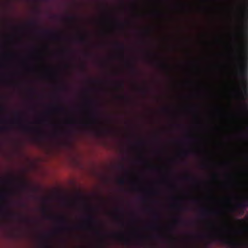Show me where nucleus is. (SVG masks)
I'll list each match as a JSON object with an SVG mask.
<instances>
[{"label":"nucleus","instance_id":"f257e3e1","mask_svg":"<svg viewBox=\"0 0 248 248\" xmlns=\"http://www.w3.org/2000/svg\"><path fill=\"white\" fill-rule=\"evenodd\" d=\"M239 62L238 75L240 78L239 91L242 99L247 101L245 104V110L248 113V46L244 49V54L238 57Z\"/></svg>","mask_w":248,"mask_h":248},{"label":"nucleus","instance_id":"f03ea898","mask_svg":"<svg viewBox=\"0 0 248 248\" xmlns=\"http://www.w3.org/2000/svg\"><path fill=\"white\" fill-rule=\"evenodd\" d=\"M241 17L243 24L238 34V57H241L244 54V49L246 45L248 46V0L244 3L241 9Z\"/></svg>","mask_w":248,"mask_h":248},{"label":"nucleus","instance_id":"7ed1b4c3","mask_svg":"<svg viewBox=\"0 0 248 248\" xmlns=\"http://www.w3.org/2000/svg\"><path fill=\"white\" fill-rule=\"evenodd\" d=\"M212 240L214 242H218L226 245L231 248H238L239 244L230 238L224 236L221 233H216L211 236Z\"/></svg>","mask_w":248,"mask_h":248},{"label":"nucleus","instance_id":"20e7f679","mask_svg":"<svg viewBox=\"0 0 248 248\" xmlns=\"http://www.w3.org/2000/svg\"><path fill=\"white\" fill-rule=\"evenodd\" d=\"M22 128L25 132H30L33 131L36 133L37 136L31 139V141L33 143L39 142L45 135V133L43 131L38 129L33 128L24 125H22Z\"/></svg>","mask_w":248,"mask_h":248},{"label":"nucleus","instance_id":"39448f33","mask_svg":"<svg viewBox=\"0 0 248 248\" xmlns=\"http://www.w3.org/2000/svg\"><path fill=\"white\" fill-rule=\"evenodd\" d=\"M100 124V121L98 119L97 114L94 113L90 123H82L81 124L84 127H88L91 124Z\"/></svg>","mask_w":248,"mask_h":248},{"label":"nucleus","instance_id":"423d86ee","mask_svg":"<svg viewBox=\"0 0 248 248\" xmlns=\"http://www.w3.org/2000/svg\"><path fill=\"white\" fill-rule=\"evenodd\" d=\"M238 208L245 209L248 207V199L245 198L244 201L237 204Z\"/></svg>","mask_w":248,"mask_h":248},{"label":"nucleus","instance_id":"0eeeda50","mask_svg":"<svg viewBox=\"0 0 248 248\" xmlns=\"http://www.w3.org/2000/svg\"><path fill=\"white\" fill-rule=\"evenodd\" d=\"M41 32L46 35H52V36L56 39H57L59 38L57 35H54L53 34V32L50 30H42L41 31Z\"/></svg>","mask_w":248,"mask_h":248},{"label":"nucleus","instance_id":"6e6552de","mask_svg":"<svg viewBox=\"0 0 248 248\" xmlns=\"http://www.w3.org/2000/svg\"><path fill=\"white\" fill-rule=\"evenodd\" d=\"M114 236L117 238L119 239L120 240L124 241L125 244H127L128 241V239L124 238L123 235L121 234L116 233L114 235Z\"/></svg>","mask_w":248,"mask_h":248},{"label":"nucleus","instance_id":"1a4fd4ad","mask_svg":"<svg viewBox=\"0 0 248 248\" xmlns=\"http://www.w3.org/2000/svg\"><path fill=\"white\" fill-rule=\"evenodd\" d=\"M116 46L123 51L122 53V56H124V45L123 44L117 42L116 43Z\"/></svg>","mask_w":248,"mask_h":248},{"label":"nucleus","instance_id":"9d476101","mask_svg":"<svg viewBox=\"0 0 248 248\" xmlns=\"http://www.w3.org/2000/svg\"><path fill=\"white\" fill-rule=\"evenodd\" d=\"M16 214L11 212H6L4 213V216L6 217L14 218L15 217Z\"/></svg>","mask_w":248,"mask_h":248},{"label":"nucleus","instance_id":"9b49d317","mask_svg":"<svg viewBox=\"0 0 248 248\" xmlns=\"http://www.w3.org/2000/svg\"><path fill=\"white\" fill-rule=\"evenodd\" d=\"M58 218L60 220V222L62 224H65L67 221L66 218L63 216H59Z\"/></svg>","mask_w":248,"mask_h":248},{"label":"nucleus","instance_id":"f8f14e48","mask_svg":"<svg viewBox=\"0 0 248 248\" xmlns=\"http://www.w3.org/2000/svg\"><path fill=\"white\" fill-rule=\"evenodd\" d=\"M87 220L89 222H97L96 220L94 218V217L91 215H88L86 217Z\"/></svg>","mask_w":248,"mask_h":248},{"label":"nucleus","instance_id":"ddd939ff","mask_svg":"<svg viewBox=\"0 0 248 248\" xmlns=\"http://www.w3.org/2000/svg\"><path fill=\"white\" fill-rule=\"evenodd\" d=\"M78 41L80 43L82 44L87 43L88 42L86 38L83 36H79Z\"/></svg>","mask_w":248,"mask_h":248},{"label":"nucleus","instance_id":"4468645a","mask_svg":"<svg viewBox=\"0 0 248 248\" xmlns=\"http://www.w3.org/2000/svg\"><path fill=\"white\" fill-rule=\"evenodd\" d=\"M175 222L176 223L184 224L186 223V222L185 220H183L181 217H178L175 220Z\"/></svg>","mask_w":248,"mask_h":248},{"label":"nucleus","instance_id":"2eb2a0df","mask_svg":"<svg viewBox=\"0 0 248 248\" xmlns=\"http://www.w3.org/2000/svg\"><path fill=\"white\" fill-rule=\"evenodd\" d=\"M116 84H117V86L118 88H120L123 90L124 89V81H121L119 82H117L116 83Z\"/></svg>","mask_w":248,"mask_h":248},{"label":"nucleus","instance_id":"dca6fc26","mask_svg":"<svg viewBox=\"0 0 248 248\" xmlns=\"http://www.w3.org/2000/svg\"><path fill=\"white\" fill-rule=\"evenodd\" d=\"M127 66L129 67L132 72L135 73L137 72L136 67L133 63L128 64Z\"/></svg>","mask_w":248,"mask_h":248},{"label":"nucleus","instance_id":"f3484780","mask_svg":"<svg viewBox=\"0 0 248 248\" xmlns=\"http://www.w3.org/2000/svg\"><path fill=\"white\" fill-rule=\"evenodd\" d=\"M66 20L69 22H75L76 20V17L73 16H70L66 18Z\"/></svg>","mask_w":248,"mask_h":248},{"label":"nucleus","instance_id":"a211bd4d","mask_svg":"<svg viewBox=\"0 0 248 248\" xmlns=\"http://www.w3.org/2000/svg\"><path fill=\"white\" fill-rule=\"evenodd\" d=\"M118 183L121 185H124L125 183V181L124 179L123 178H120L118 180Z\"/></svg>","mask_w":248,"mask_h":248},{"label":"nucleus","instance_id":"6ab92c4d","mask_svg":"<svg viewBox=\"0 0 248 248\" xmlns=\"http://www.w3.org/2000/svg\"><path fill=\"white\" fill-rule=\"evenodd\" d=\"M20 186L22 189H24L27 186V184L25 182L21 181L20 183Z\"/></svg>","mask_w":248,"mask_h":248},{"label":"nucleus","instance_id":"aec40b11","mask_svg":"<svg viewBox=\"0 0 248 248\" xmlns=\"http://www.w3.org/2000/svg\"><path fill=\"white\" fill-rule=\"evenodd\" d=\"M201 213L202 216H204L207 215V210L205 208H203L201 210Z\"/></svg>","mask_w":248,"mask_h":248},{"label":"nucleus","instance_id":"412c9836","mask_svg":"<svg viewBox=\"0 0 248 248\" xmlns=\"http://www.w3.org/2000/svg\"><path fill=\"white\" fill-rule=\"evenodd\" d=\"M29 24L30 26H35L37 25V22L35 20H32L30 22Z\"/></svg>","mask_w":248,"mask_h":248},{"label":"nucleus","instance_id":"4be33fe9","mask_svg":"<svg viewBox=\"0 0 248 248\" xmlns=\"http://www.w3.org/2000/svg\"><path fill=\"white\" fill-rule=\"evenodd\" d=\"M140 92H142V93H143L144 94H145L147 93V90L145 88H141L140 89Z\"/></svg>","mask_w":248,"mask_h":248},{"label":"nucleus","instance_id":"5701e85b","mask_svg":"<svg viewBox=\"0 0 248 248\" xmlns=\"http://www.w3.org/2000/svg\"><path fill=\"white\" fill-rule=\"evenodd\" d=\"M159 217H160V216L158 213H155L154 214V218L155 219H158L159 218Z\"/></svg>","mask_w":248,"mask_h":248},{"label":"nucleus","instance_id":"b1692460","mask_svg":"<svg viewBox=\"0 0 248 248\" xmlns=\"http://www.w3.org/2000/svg\"><path fill=\"white\" fill-rule=\"evenodd\" d=\"M182 155L184 156H187L188 155V151H184L182 153Z\"/></svg>","mask_w":248,"mask_h":248},{"label":"nucleus","instance_id":"393cba45","mask_svg":"<svg viewBox=\"0 0 248 248\" xmlns=\"http://www.w3.org/2000/svg\"><path fill=\"white\" fill-rule=\"evenodd\" d=\"M82 227V226H81V225H78V226H76L75 229H78V230L81 229L83 228Z\"/></svg>","mask_w":248,"mask_h":248},{"label":"nucleus","instance_id":"a878e982","mask_svg":"<svg viewBox=\"0 0 248 248\" xmlns=\"http://www.w3.org/2000/svg\"><path fill=\"white\" fill-rule=\"evenodd\" d=\"M120 98L122 99H127V97L124 96V95H121V96H119Z\"/></svg>","mask_w":248,"mask_h":248},{"label":"nucleus","instance_id":"bb28decb","mask_svg":"<svg viewBox=\"0 0 248 248\" xmlns=\"http://www.w3.org/2000/svg\"><path fill=\"white\" fill-rule=\"evenodd\" d=\"M159 65L163 68H166L167 66V65L165 63H159Z\"/></svg>","mask_w":248,"mask_h":248},{"label":"nucleus","instance_id":"cd10ccee","mask_svg":"<svg viewBox=\"0 0 248 248\" xmlns=\"http://www.w3.org/2000/svg\"><path fill=\"white\" fill-rule=\"evenodd\" d=\"M8 129V127H1L0 129L2 131H5V130H7Z\"/></svg>","mask_w":248,"mask_h":248},{"label":"nucleus","instance_id":"c85d7f7f","mask_svg":"<svg viewBox=\"0 0 248 248\" xmlns=\"http://www.w3.org/2000/svg\"><path fill=\"white\" fill-rule=\"evenodd\" d=\"M95 233H96V235H101V232L98 230H96L95 231Z\"/></svg>","mask_w":248,"mask_h":248},{"label":"nucleus","instance_id":"c756f323","mask_svg":"<svg viewBox=\"0 0 248 248\" xmlns=\"http://www.w3.org/2000/svg\"><path fill=\"white\" fill-rule=\"evenodd\" d=\"M184 178L186 180H189V179H191L192 178L189 176H186Z\"/></svg>","mask_w":248,"mask_h":248},{"label":"nucleus","instance_id":"7c9ffc66","mask_svg":"<svg viewBox=\"0 0 248 248\" xmlns=\"http://www.w3.org/2000/svg\"><path fill=\"white\" fill-rule=\"evenodd\" d=\"M52 217H53V216H52L47 215L46 217V218L48 219H52Z\"/></svg>","mask_w":248,"mask_h":248},{"label":"nucleus","instance_id":"2f4dec72","mask_svg":"<svg viewBox=\"0 0 248 248\" xmlns=\"http://www.w3.org/2000/svg\"><path fill=\"white\" fill-rule=\"evenodd\" d=\"M81 69L83 70H84L85 69V65L84 64H82L81 66Z\"/></svg>","mask_w":248,"mask_h":248},{"label":"nucleus","instance_id":"473e14b6","mask_svg":"<svg viewBox=\"0 0 248 248\" xmlns=\"http://www.w3.org/2000/svg\"><path fill=\"white\" fill-rule=\"evenodd\" d=\"M46 210H47V209H46V208H44L43 209V213H44L45 214H46Z\"/></svg>","mask_w":248,"mask_h":248},{"label":"nucleus","instance_id":"72a5a7b5","mask_svg":"<svg viewBox=\"0 0 248 248\" xmlns=\"http://www.w3.org/2000/svg\"><path fill=\"white\" fill-rule=\"evenodd\" d=\"M21 219H22V220L25 221V222L29 221L28 219L25 218H22Z\"/></svg>","mask_w":248,"mask_h":248},{"label":"nucleus","instance_id":"f704fd0d","mask_svg":"<svg viewBox=\"0 0 248 248\" xmlns=\"http://www.w3.org/2000/svg\"><path fill=\"white\" fill-rule=\"evenodd\" d=\"M120 168H121V169L124 170V165H121L120 166Z\"/></svg>","mask_w":248,"mask_h":248},{"label":"nucleus","instance_id":"c9c22d12","mask_svg":"<svg viewBox=\"0 0 248 248\" xmlns=\"http://www.w3.org/2000/svg\"><path fill=\"white\" fill-rule=\"evenodd\" d=\"M69 122V123H70V124H74V123L75 122V121H73V120H71V121H70Z\"/></svg>","mask_w":248,"mask_h":248},{"label":"nucleus","instance_id":"e433bc0d","mask_svg":"<svg viewBox=\"0 0 248 248\" xmlns=\"http://www.w3.org/2000/svg\"><path fill=\"white\" fill-rule=\"evenodd\" d=\"M59 109L61 110H63L64 109L62 107H59Z\"/></svg>","mask_w":248,"mask_h":248},{"label":"nucleus","instance_id":"4c0bfd02","mask_svg":"<svg viewBox=\"0 0 248 248\" xmlns=\"http://www.w3.org/2000/svg\"><path fill=\"white\" fill-rule=\"evenodd\" d=\"M20 205H21V206H24L25 205V204H24V203H21Z\"/></svg>","mask_w":248,"mask_h":248},{"label":"nucleus","instance_id":"58836bf2","mask_svg":"<svg viewBox=\"0 0 248 248\" xmlns=\"http://www.w3.org/2000/svg\"><path fill=\"white\" fill-rule=\"evenodd\" d=\"M54 17H55V18H58V17H59V16H58V15H54Z\"/></svg>","mask_w":248,"mask_h":248},{"label":"nucleus","instance_id":"ea45409f","mask_svg":"<svg viewBox=\"0 0 248 248\" xmlns=\"http://www.w3.org/2000/svg\"><path fill=\"white\" fill-rule=\"evenodd\" d=\"M181 209L185 210L186 208L184 207H181Z\"/></svg>","mask_w":248,"mask_h":248},{"label":"nucleus","instance_id":"a19ab883","mask_svg":"<svg viewBox=\"0 0 248 248\" xmlns=\"http://www.w3.org/2000/svg\"><path fill=\"white\" fill-rule=\"evenodd\" d=\"M163 110H165V111H167V110H168V109L167 108H165L163 109Z\"/></svg>","mask_w":248,"mask_h":248},{"label":"nucleus","instance_id":"79ce46f5","mask_svg":"<svg viewBox=\"0 0 248 248\" xmlns=\"http://www.w3.org/2000/svg\"><path fill=\"white\" fill-rule=\"evenodd\" d=\"M120 25H121V26L122 27H123V26H124V25H123V24H120Z\"/></svg>","mask_w":248,"mask_h":248},{"label":"nucleus","instance_id":"37998d69","mask_svg":"<svg viewBox=\"0 0 248 248\" xmlns=\"http://www.w3.org/2000/svg\"><path fill=\"white\" fill-rule=\"evenodd\" d=\"M64 229H69V228H68V227H64Z\"/></svg>","mask_w":248,"mask_h":248},{"label":"nucleus","instance_id":"c03bdc74","mask_svg":"<svg viewBox=\"0 0 248 248\" xmlns=\"http://www.w3.org/2000/svg\"><path fill=\"white\" fill-rule=\"evenodd\" d=\"M31 91L32 92H34V89H31Z\"/></svg>","mask_w":248,"mask_h":248},{"label":"nucleus","instance_id":"a18cd8bd","mask_svg":"<svg viewBox=\"0 0 248 248\" xmlns=\"http://www.w3.org/2000/svg\"><path fill=\"white\" fill-rule=\"evenodd\" d=\"M62 90H65V88H64V87H62Z\"/></svg>","mask_w":248,"mask_h":248},{"label":"nucleus","instance_id":"49530a36","mask_svg":"<svg viewBox=\"0 0 248 248\" xmlns=\"http://www.w3.org/2000/svg\"><path fill=\"white\" fill-rule=\"evenodd\" d=\"M1 217V212H0V217Z\"/></svg>","mask_w":248,"mask_h":248},{"label":"nucleus","instance_id":"de8ad7c7","mask_svg":"<svg viewBox=\"0 0 248 248\" xmlns=\"http://www.w3.org/2000/svg\"><path fill=\"white\" fill-rule=\"evenodd\" d=\"M16 216H19V215H16V214L15 217H16Z\"/></svg>","mask_w":248,"mask_h":248},{"label":"nucleus","instance_id":"09e8293b","mask_svg":"<svg viewBox=\"0 0 248 248\" xmlns=\"http://www.w3.org/2000/svg\"><path fill=\"white\" fill-rule=\"evenodd\" d=\"M1 46V44L0 43V46Z\"/></svg>","mask_w":248,"mask_h":248}]
</instances>
